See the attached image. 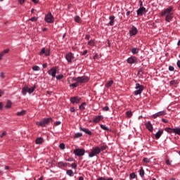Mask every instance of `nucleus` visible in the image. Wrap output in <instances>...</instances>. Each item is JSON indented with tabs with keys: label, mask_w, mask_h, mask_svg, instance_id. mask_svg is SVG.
Segmentation results:
<instances>
[{
	"label": "nucleus",
	"mask_w": 180,
	"mask_h": 180,
	"mask_svg": "<svg viewBox=\"0 0 180 180\" xmlns=\"http://www.w3.org/2000/svg\"><path fill=\"white\" fill-rule=\"evenodd\" d=\"M108 110H109V106H105L104 108H103V112H108Z\"/></svg>",
	"instance_id": "nucleus-45"
},
{
	"label": "nucleus",
	"mask_w": 180,
	"mask_h": 180,
	"mask_svg": "<svg viewBox=\"0 0 180 180\" xmlns=\"http://www.w3.org/2000/svg\"><path fill=\"white\" fill-rule=\"evenodd\" d=\"M97 180H106L104 177H99Z\"/></svg>",
	"instance_id": "nucleus-63"
},
{
	"label": "nucleus",
	"mask_w": 180,
	"mask_h": 180,
	"mask_svg": "<svg viewBox=\"0 0 180 180\" xmlns=\"http://www.w3.org/2000/svg\"><path fill=\"white\" fill-rule=\"evenodd\" d=\"M73 81L77 82V84H86L89 81V77L88 76H82L77 77H73Z\"/></svg>",
	"instance_id": "nucleus-3"
},
{
	"label": "nucleus",
	"mask_w": 180,
	"mask_h": 180,
	"mask_svg": "<svg viewBox=\"0 0 180 180\" xmlns=\"http://www.w3.org/2000/svg\"><path fill=\"white\" fill-rule=\"evenodd\" d=\"M90 37H91V36L89 34H87V35L85 36V39L86 40H89Z\"/></svg>",
	"instance_id": "nucleus-55"
},
{
	"label": "nucleus",
	"mask_w": 180,
	"mask_h": 180,
	"mask_svg": "<svg viewBox=\"0 0 180 180\" xmlns=\"http://www.w3.org/2000/svg\"><path fill=\"white\" fill-rule=\"evenodd\" d=\"M10 49H7L4 50L1 53H0V61L1 60H2V58H4V56H5V54H8V53H9Z\"/></svg>",
	"instance_id": "nucleus-20"
},
{
	"label": "nucleus",
	"mask_w": 180,
	"mask_h": 180,
	"mask_svg": "<svg viewBox=\"0 0 180 180\" xmlns=\"http://www.w3.org/2000/svg\"><path fill=\"white\" fill-rule=\"evenodd\" d=\"M82 134L81 133H77L75 134V137L78 138V137H82Z\"/></svg>",
	"instance_id": "nucleus-52"
},
{
	"label": "nucleus",
	"mask_w": 180,
	"mask_h": 180,
	"mask_svg": "<svg viewBox=\"0 0 180 180\" xmlns=\"http://www.w3.org/2000/svg\"><path fill=\"white\" fill-rule=\"evenodd\" d=\"M73 154H75L77 157H82L85 155V149L77 148L73 151Z\"/></svg>",
	"instance_id": "nucleus-7"
},
{
	"label": "nucleus",
	"mask_w": 180,
	"mask_h": 180,
	"mask_svg": "<svg viewBox=\"0 0 180 180\" xmlns=\"http://www.w3.org/2000/svg\"><path fill=\"white\" fill-rule=\"evenodd\" d=\"M176 65H177V67H179V68H180V60H179L177 61Z\"/></svg>",
	"instance_id": "nucleus-61"
},
{
	"label": "nucleus",
	"mask_w": 180,
	"mask_h": 180,
	"mask_svg": "<svg viewBox=\"0 0 180 180\" xmlns=\"http://www.w3.org/2000/svg\"><path fill=\"white\" fill-rule=\"evenodd\" d=\"M33 71H40V68L37 65H35L32 68Z\"/></svg>",
	"instance_id": "nucleus-39"
},
{
	"label": "nucleus",
	"mask_w": 180,
	"mask_h": 180,
	"mask_svg": "<svg viewBox=\"0 0 180 180\" xmlns=\"http://www.w3.org/2000/svg\"><path fill=\"white\" fill-rule=\"evenodd\" d=\"M170 85H176V80H172L169 82Z\"/></svg>",
	"instance_id": "nucleus-44"
},
{
	"label": "nucleus",
	"mask_w": 180,
	"mask_h": 180,
	"mask_svg": "<svg viewBox=\"0 0 180 180\" xmlns=\"http://www.w3.org/2000/svg\"><path fill=\"white\" fill-rule=\"evenodd\" d=\"M81 98L79 96L72 97L70 98L71 103H79Z\"/></svg>",
	"instance_id": "nucleus-16"
},
{
	"label": "nucleus",
	"mask_w": 180,
	"mask_h": 180,
	"mask_svg": "<svg viewBox=\"0 0 180 180\" xmlns=\"http://www.w3.org/2000/svg\"><path fill=\"white\" fill-rule=\"evenodd\" d=\"M63 78H64V75H59L56 76V79H63Z\"/></svg>",
	"instance_id": "nucleus-42"
},
{
	"label": "nucleus",
	"mask_w": 180,
	"mask_h": 180,
	"mask_svg": "<svg viewBox=\"0 0 180 180\" xmlns=\"http://www.w3.org/2000/svg\"><path fill=\"white\" fill-rule=\"evenodd\" d=\"M112 85H113V80L109 81V82L105 84V87H106V88H110V87L112 86Z\"/></svg>",
	"instance_id": "nucleus-28"
},
{
	"label": "nucleus",
	"mask_w": 180,
	"mask_h": 180,
	"mask_svg": "<svg viewBox=\"0 0 180 180\" xmlns=\"http://www.w3.org/2000/svg\"><path fill=\"white\" fill-rule=\"evenodd\" d=\"M143 162H146V164H148V162H150V159H148V158H145L143 160Z\"/></svg>",
	"instance_id": "nucleus-43"
},
{
	"label": "nucleus",
	"mask_w": 180,
	"mask_h": 180,
	"mask_svg": "<svg viewBox=\"0 0 180 180\" xmlns=\"http://www.w3.org/2000/svg\"><path fill=\"white\" fill-rule=\"evenodd\" d=\"M135 89L136 91L134 92V94L136 96H137V95H141V92H143L144 86L139 83H136Z\"/></svg>",
	"instance_id": "nucleus-5"
},
{
	"label": "nucleus",
	"mask_w": 180,
	"mask_h": 180,
	"mask_svg": "<svg viewBox=\"0 0 180 180\" xmlns=\"http://www.w3.org/2000/svg\"><path fill=\"white\" fill-rule=\"evenodd\" d=\"M128 64H136L137 63V58L135 56H131L127 60Z\"/></svg>",
	"instance_id": "nucleus-12"
},
{
	"label": "nucleus",
	"mask_w": 180,
	"mask_h": 180,
	"mask_svg": "<svg viewBox=\"0 0 180 180\" xmlns=\"http://www.w3.org/2000/svg\"><path fill=\"white\" fill-rule=\"evenodd\" d=\"M34 89H36V86H34L32 88H29L28 86H24L23 95H25L27 92H28V94H33V92H34Z\"/></svg>",
	"instance_id": "nucleus-8"
},
{
	"label": "nucleus",
	"mask_w": 180,
	"mask_h": 180,
	"mask_svg": "<svg viewBox=\"0 0 180 180\" xmlns=\"http://www.w3.org/2000/svg\"><path fill=\"white\" fill-rule=\"evenodd\" d=\"M80 130H82V131H84V133H86V134H88L89 136L92 135V132L89 131V129L80 127Z\"/></svg>",
	"instance_id": "nucleus-21"
},
{
	"label": "nucleus",
	"mask_w": 180,
	"mask_h": 180,
	"mask_svg": "<svg viewBox=\"0 0 180 180\" xmlns=\"http://www.w3.org/2000/svg\"><path fill=\"white\" fill-rule=\"evenodd\" d=\"M164 134V130L162 129H159L158 131L155 134V137L156 140H158L160 137H161Z\"/></svg>",
	"instance_id": "nucleus-18"
},
{
	"label": "nucleus",
	"mask_w": 180,
	"mask_h": 180,
	"mask_svg": "<svg viewBox=\"0 0 180 180\" xmlns=\"http://www.w3.org/2000/svg\"><path fill=\"white\" fill-rule=\"evenodd\" d=\"M5 136H6V131H4L1 135V139H2L3 137H5Z\"/></svg>",
	"instance_id": "nucleus-48"
},
{
	"label": "nucleus",
	"mask_w": 180,
	"mask_h": 180,
	"mask_svg": "<svg viewBox=\"0 0 180 180\" xmlns=\"http://www.w3.org/2000/svg\"><path fill=\"white\" fill-rule=\"evenodd\" d=\"M175 68L174 66H169V71H174Z\"/></svg>",
	"instance_id": "nucleus-49"
},
{
	"label": "nucleus",
	"mask_w": 180,
	"mask_h": 180,
	"mask_svg": "<svg viewBox=\"0 0 180 180\" xmlns=\"http://www.w3.org/2000/svg\"><path fill=\"white\" fill-rule=\"evenodd\" d=\"M31 22H37V18L36 17H32L30 18Z\"/></svg>",
	"instance_id": "nucleus-46"
},
{
	"label": "nucleus",
	"mask_w": 180,
	"mask_h": 180,
	"mask_svg": "<svg viewBox=\"0 0 180 180\" xmlns=\"http://www.w3.org/2000/svg\"><path fill=\"white\" fill-rule=\"evenodd\" d=\"M43 68H47V63H44L42 65Z\"/></svg>",
	"instance_id": "nucleus-62"
},
{
	"label": "nucleus",
	"mask_w": 180,
	"mask_h": 180,
	"mask_svg": "<svg viewBox=\"0 0 180 180\" xmlns=\"http://www.w3.org/2000/svg\"><path fill=\"white\" fill-rule=\"evenodd\" d=\"M88 53V50H84L82 53V56H86V54Z\"/></svg>",
	"instance_id": "nucleus-57"
},
{
	"label": "nucleus",
	"mask_w": 180,
	"mask_h": 180,
	"mask_svg": "<svg viewBox=\"0 0 180 180\" xmlns=\"http://www.w3.org/2000/svg\"><path fill=\"white\" fill-rule=\"evenodd\" d=\"M49 75H51L53 78H56V74H57V70L54 68H51L48 71Z\"/></svg>",
	"instance_id": "nucleus-15"
},
{
	"label": "nucleus",
	"mask_w": 180,
	"mask_h": 180,
	"mask_svg": "<svg viewBox=\"0 0 180 180\" xmlns=\"http://www.w3.org/2000/svg\"><path fill=\"white\" fill-rule=\"evenodd\" d=\"M98 57H99V55H98V53H96L94 56V60H98Z\"/></svg>",
	"instance_id": "nucleus-53"
},
{
	"label": "nucleus",
	"mask_w": 180,
	"mask_h": 180,
	"mask_svg": "<svg viewBox=\"0 0 180 180\" xmlns=\"http://www.w3.org/2000/svg\"><path fill=\"white\" fill-rule=\"evenodd\" d=\"M43 141H44L43 138L39 137V138L37 139L35 143H36V144H41V143H43Z\"/></svg>",
	"instance_id": "nucleus-27"
},
{
	"label": "nucleus",
	"mask_w": 180,
	"mask_h": 180,
	"mask_svg": "<svg viewBox=\"0 0 180 180\" xmlns=\"http://www.w3.org/2000/svg\"><path fill=\"white\" fill-rule=\"evenodd\" d=\"M2 109H4V104L0 103V110H2Z\"/></svg>",
	"instance_id": "nucleus-58"
},
{
	"label": "nucleus",
	"mask_w": 180,
	"mask_h": 180,
	"mask_svg": "<svg viewBox=\"0 0 180 180\" xmlns=\"http://www.w3.org/2000/svg\"><path fill=\"white\" fill-rule=\"evenodd\" d=\"M100 127H101V129H102L103 130H105V131L109 130V129H108L106 126H105V125H103V124H101V125H100Z\"/></svg>",
	"instance_id": "nucleus-38"
},
{
	"label": "nucleus",
	"mask_w": 180,
	"mask_h": 180,
	"mask_svg": "<svg viewBox=\"0 0 180 180\" xmlns=\"http://www.w3.org/2000/svg\"><path fill=\"white\" fill-rule=\"evenodd\" d=\"M59 147H60V150H65V144L60 143Z\"/></svg>",
	"instance_id": "nucleus-40"
},
{
	"label": "nucleus",
	"mask_w": 180,
	"mask_h": 180,
	"mask_svg": "<svg viewBox=\"0 0 180 180\" xmlns=\"http://www.w3.org/2000/svg\"><path fill=\"white\" fill-rule=\"evenodd\" d=\"M88 45L89 46H95V41L94 40H90L88 41Z\"/></svg>",
	"instance_id": "nucleus-37"
},
{
	"label": "nucleus",
	"mask_w": 180,
	"mask_h": 180,
	"mask_svg": "<svg viewBox=\"0 0 180 180\" xmlns=\"http://www.w3.org/2000/svg\"><path fill=\"white\" fill-rule=\"evenodd\" d=\"M126 115L127 117H131L133 116V112H131V111H127Z\"/></svg>",
	"instance_id": "nucleus-34"
},
{
	"label": "nucleus",
	"mask_w": 180,
	"mask_h": 180,
	"mask_svg": "<svg viewBox=\"0 0 180 180\" xmlns=\"http://www.w3.org/2000/svg\"><path fill=\"white\" fill-rule=\"evenodd\" d=\"M11 107H12V101H11L10 100H8L7 104L6 105L5 108L6 109H10V108Z\"/></svg>",
	"instance_id": "nucleus-25"
},
{
	"label": "nucleus",
	"mask_w": 180,
	"mask_h": 180,
	"mask_svg": "<svg viewBox=\"0 0 180 180\" xmlns=\"http://www.w3.org/2000/svg\"><path fill=\"white\" fill-rule=\"evenodd\" d=\"M58 165H59V167H68V163L64 162H59Z\"/></svg>",
	"instance_id": "nucleus-29"
},
{
	"label": "nucleus",
	"mask_w": 180,
	"mask_h": 180,
	"mask_svg": "<svg viewBox=\"0 0 180 180\" xmlns=\"http://www.w3.org/2000/svg\"><path fill=\"white\" fill-rule=\"evenodd\" d=\"M75 22H77V23H81V18H79V16L76 15L75 17Z\"/></svg>",
	"instance_id": "nucleus-33"
},
{
	"label": "nucleus",
	"mask_w": 180,
	"mask_h": 180,
	"mask_svg": "<svg viewBox=\"0 0 180 180\" xmlns=\"http://www.w3.org/2000/svg\"><path fill=\"white\" fill-rule=\"evenodd\" d=\"M102 119H103L102 115H97L93 119V122L94 123H99Z\"/></svg>",
	"instance_id": "nucleus-19"
},
{
	"label": "nucleus",
	"mask_w": 180,
	"mask_h": 180,
	"mask_svg": "<svg viewBox=\"0 0 180 180\" xmlns=\"http://www.w3.org/2000/svg\"><path fill=\"white\" fill-rule=\"evenodd\" d=\"M23 115V110L17 113V116H22Z\"/></svg>",
	"instance_id": "nucleus-47"
},
{
	"label": "nucleus",
	"mask_w": 180,
	"mask_h": 180,
	"mask_svg": "<svg viewBox=\"0 0 180 180\" xmlns=\"http://www.w3.org/2000/svg\"><path fill=\"white\" fill-rule=\"evenodd\" d=\"M173 10L174 8L172 6H169L161 13V16L166 15V22H170L171 20H172V18H174V13H172Z\"/></svg>",
	"instance_id": "nucleus-1"
},
{
	"label": "nucleus",
	"mask_w": 180,
	"mask_h": 180,
	"mask_svg": "<svg viewBox=\"0 0 180 180\" xmlns=\"http://www.w3.org/2000/svg\"><path fill=\"white\" fill-rule=\"evenodd\" d=\"M1 78L4 79L5 78V74L4 72L0 73Z\"/></svg>",
	"instance_id": "nucleus-54"
},
{
	"label": "nucleus",
	"mask_w": 180,
	"mask_h": 180,
	"mask_svg": "<svg viewBox=\"0 0 180 180\" xmlns=\"http://www.w3.org/2000/svg\"><path fill=\"white\" fill-rule=\"evenodd\" d=\"M50 49H46V48H42L39 55L41 56L43 54H44V56H46V57H49V56H50Z\"/></svg>",
	"instance_id": "nucleus-9"
},
{
	"label": "nucleus",
	"mask_w": 180,
	"mask_h": 180,
	"mask_svg": "<svg viewBox=\"0 0 180 180\" xmlns=\"http://www.w3.org/2000/svg\"><path fill=\"white\" fill-rule=\"evenodd\" d=\"M146 12V8L141 7L137 10L138 16H143V13Z\"/></svg>",
	"instance_id": "nucleus-17"
},
{
	"label": "nucleus",
	"mask_w": 180,
	"mask_h": 180,
	"mask_svg": "<svg viewBox=\"0 0 180 180\" xmlns=\"http://www.w3.org/2000/svg\"><path fill=\"white\" fill-rule=\"evenodd\" d=\"M139 51H140V49H139L137 48H133L131 49L132 54H137L139 53Z\"/></svg>",
	"instance_id": "nucleus-30"
},
{
	"label": "nucleus",
	"mask_w": 180,
	"mask_h": 180,
	"mask_svg": "<svg viewBox=\"0 0 180 180\" xmlns=\"http://www.w3.org/2000/svg\"><path fill=\"white\" fill-rule=\"evenodd\" d=\"M34 4H39V0H32Z\"/></svg>",
	"instance_id": "nucleus-64"
},
{
	"label": "nucleus",
	"mask_w": 180,
	"mask_h": 180,
	"mask_svg": "<svg viewBox=\"0 0 180 180\" xmlns=\"http://www.w3.org/2000/svg\"><path fill=\"white\" fill-rule=\"evenodd\" d=\"M106 148H108V146L107 145L101 146V147L100 148V152L101 151H105V150H106Z\"/></svg>",
	"instance_id": "nucleus-35"
},
{
	"label": "nucleus",
	"mask_w": 180,
	"mask_h": 180,
	"mask_svg": "<svg viewBox=\"0 0 180 180\" xmlns=\"http://www.w3.org/2000/svg\"><path fill=\"white\" fill-rule=\"evenodd\" d=\"M86 106V103H82L79 106V109L80 110H85V107Z\"/></svg>",
	"instance_id": "nucleus-24"
},
{
	"label": "nucleus",
	"mask_w": 180,
	"mask_h": 180,
	"mask_svg": "<svg viewBox=\"0 0 180 180\" xmlns=\"http://www.w3.org/2000/svg\"><path fill=\"white\" fill-rule=\"evenodd\" d=\"M144 169L143 167H141V169H139V175L143 177L144 176Z\"/></svg>",
	"instance_id": "nucleus-32"
},
{
	"label": "nucleus",
	"mask_w": 180,
	"mask_h": 180,
	"mask_svg": "<svg viewBox=\"0 0 180 180\" xmlns=\"http://www.w3.org/2000/svg\"><path fill=\"white\" fill-rule=\"evenodd\" d=\"M72 168H73V169H77V164L72 163Z\"/></svg>",
	"instance_id": "nucleus-50"
},
{
	"label": "nucleus",
	"mask_w": 180,
	"mask_h": 180,
	"mask_svg": "<svg viewBox=\"0 0 180 180\" xmlns=\"http://www.w3.org/2000/svg\"><path fill=\"white\" fill-rule=\"evenodd\" d=\"M66 174L69 175V176H74V172L71 169L67 170Z\"/></svg>",
	"instance_id": "nucleus-31"
},
{
	"label": "nucleus",
	"mask_w": 180,
	"mask_h": 180,
	"mask_svg": "<svg viewBox=\"0 0 180 180\" xmlns=\"http://www.w3.org/2000/svg\"><path fill=\"white\" fill-rule=\"evenodd\" d=\"M65 58L68 63H72V60H74V54L70 52L66 55Z\"/></svg>",
	"instance_id": "nucleus-13"
},
{
	"label": "nucleus",
	"mask_w": 180,
	"mask_h": 180,
	"mask_svg": "<svg viewBox=\"0 0 180 180\" xmlns=\"http://www.w3.org/2000/svg\"><path fill=\"white\" fill-rule=\"evenodd\" d=\"M145 126L146 127V129L150 131L151 133H153V130H154V128L153 127V124H151V122L148 121L146 124Z\"/></svg>",
	"instance_id": "nucleus-14"
},
{
	"label": "nucleus",
	"mask_w": 180,
	"mask_h": 180,
	"mask_svg": "<svg viewBox=\"0 0 180 180\" xmlns=\"http://www.w3.org/2000/svg\"><path fill=\"white\" fill-rule=\"evenodd\" d=\"M101 153V148L96 146L93 148L91 152L89 153V157L92 158V157H95V155H98V154Z\"/></svg>",
	"instance_id": "nucleus-4"
},
{
	"label": "nucleus",
	"mask_w": 180,
	"mask_h": 180,
	"mask_svg": "<svg viewBox=\"0 0 180 180\" xmlns=\"http://www.w3.org/2000/svg\"><path fill=\"white\" fill-rule=\"evenodd\" d=\"M165 131H167V133H169V134H172L174 133V128H170V127H166L165 129Z\"/></svg>",
	"instance_id": "nucleus-26"
},
{
	"label": "nucleus",
	"mask_w": 180,
	"mask_h": 180,
	"mask_svg": "<svg viewBox=\"0 0 180 180\" xmlns=\"http://www.w3.org/2000/svg\"><path fill=\"white\" fill-rule=\"evenodd\" d=\"M70 112H75V108L74 107H72V108H70Z\"/></svg>",
	"instance_id": "nucleus-59"
},
{
	"label": "nucleus",
	"mask_w": 180,
	"mask_h": 180,
	"mask_svg": "<svg viewBox=\"0 0 180 180\" xmlns=\"http://www.w3.org/2000/svg\"><path fill=\"white\" fill-rule=\"evenodd\" d=\"M44 20L46 23H53L54 22V17L53 16V14H51V13L46 14L45 15Z\"/></svg>",
	"instance_id": "nucleus-6"
},
{
	"label": "nucleus",
	"mask_w": 180,
	"mask_h": 180,
	"mask_svg": "<svg viewBox=\"0 0 180 180\" xmlns=\"http://www.w3.org/2000/svg\"><path fill=\"white\" fill-rule=\"evenodd\" d=\"M162 122H163V123H168V120H167L166 119H162Z\"/></svg>",
	"instance_id": "nucleus-60"
},
{
	"label": "nucleus",
	"mask_w": 180,
	"mask_h": 180,
	"mask_svg": "<svg viewBox=\"0 0 180 180\" xmlns=\"http://www.w3.org/2000/svg\"><path fill=\"white\" fill-rule=\"evenodd\" d=\"M49 123H53V118H44L41 121L37 122V126H40L41 127H46V126L49 125Z\"/></svg>",
	"instance_id": "nucleus-2"
},
{
	"label": "nucleus",
	"mask_w": 180,
	"mask_h": 180,
	"mask_svg": "<svg viewBox=\"0 0 180 180\" xmlns=\"http://www.w3.org/2000/svg\"><path fill=\"white\" fill-rule=\"evenodd\" d=\"M129 176H130V178H131V179H134V178H136V174H134V173H131V174H129Z\"/></svg>",
	"instance_id": "nucleus-41"
},
{
	"label": "nucleus",
	"mask_w": 180,
	"mask_h": 180,
	"mask_svg": "<svg viewBox=\"0 0 180 180\" xmlns=\"http://www.w3.org/2000/svg\"><path fill=\"white\" fill-rule=\"evenodd\" d=\"M55 126H60V124H61V122L60 121H56L55 123H54Z\"/></svg>",
	"instance_id": "nucleus-51"
},
{
	"label": "nucleus",
	"mask_w": 180,
	"mask_h": 180,
	"mask_svg": "<svg viewBox=\"0 0 180 180\" xmlns=\"http://www.w3.org/2000/svg\"><path fill=\"white\" fill-rule=\"evenodd\" d=\"M174 133L175 134H177L178 136H180V128H179V127L174 128Z\"/></svg>",
	"instance_id": "nucleus-23"
},
{
	"label": "nucleus",
	"mask_w": 180,
	"mask_h": 180,
	"mask_svg": "<svg viewBox=\"0 0 180 180\" xmlns=\"http://www.w3.org/2000/svg\"><path fill=\"white\" fill-rule=\"evenodd\" d=\"M165 115H167V112H165V110H162L154 114L153 117V119H157V117H160V116H165Z\"/></svg>",
	"instance_id": "nucleus-11"
},
{
	"label": "nucleus",
	"mask_w": 180,
	"mask_h": 180,
	"mask_svg": "<svg viewBox=\"0 0 180 180\" xmlns=\"http://www.w3.org/2000/svg\"><path fill=\"white\" fill-rule=\"evenodd\" d=\"M79 85V84L78 83V82H76L75 83H72V84L70 85V86H72V88H77V86H78Z\"/></svg>",
	"instance_id": "nucleus-36"
},
{
	"label": "nucleus",
	"mask_w": 180,
	"mask_h": 180,
	"mask_svg": "<svg viewBox=\"0 0 180 180\" xmlns=\"http://www.w3.org/2000/svg\"><path fill=\"white\" fill-rule=\"evenodd\" d=\"M166 164H167V165H171V161H169V160H167Z\"/></svg>",
	"instance_id": "nucleus-56"
},
{
	"label": "nucleus",
	"mask_w": 180,
	"mask_h": 180,
	"mask_svg": "<svg viewBox=\"0 0 180 180\" xmlns=\"http://www.w3.org/2000/svg\"><path fill=\"white\" fill-rule=\"evenodd\" d=\"M109 25L110 26H113V25H115V15H111L109 17Z\"/></svg>",
	"instance_id": "nucleus-22"
},
{
	"label": "nucleus",
	"mask_w": 180,
	"mask_h": 180,
	"mask_svg": "<svg viewBox=\"0 0 180 180\" xmlns=\"http://www.w3.org/2000/svg\"><path fill=\"white\" fill-rule=\"evenodd\" d=\"M139 32V30L134 26H132L131 30H129V36L131 37L133 36H136L137 33Z\"/></svg>",
	"instance_id": "nucleus-10"
}]
</instances>
